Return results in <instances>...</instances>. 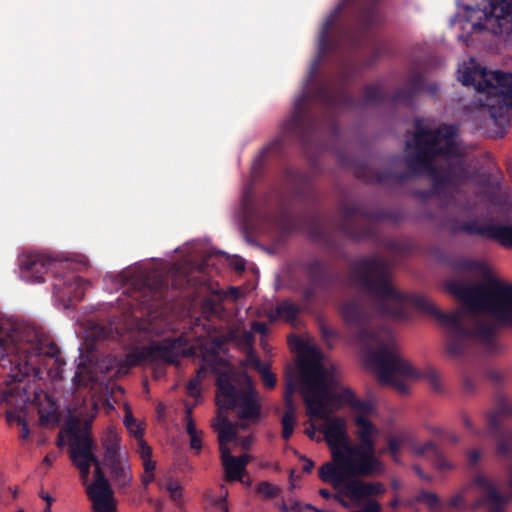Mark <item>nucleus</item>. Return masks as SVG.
<instances>
[{
  "label": "nucleus",
  "instance_id": "obj_46",
  "mask_svg": "<svg viewBox=\"0 0 512 512\" xmlns=\"http://www.w3.org/2000/svg\"><path fill=\"white\" fill-rule=\"evenodd\" d=\"M256 490L261 496H263L267 499H272V498L276 497L280 491L277 486H274L273 484H271L267 481H263V482L259 483L257 485Z\"/></svg>",
  "mask_w": 512,
  "mask_h": 512
},
{
  "label": "nucleus",
  "instance_id": "obj_22",
  "mask_svg": "<svg viewBox=\"0 0 512 512\" xmlns=\"http://www.w3.org/2000/svg\"><path fill=\"white\" fill-rule=\"evenodd\" d=\"M508 487L510 494L501 493L495 483L483 474L474 477L473 483L483 491L481 503L487 512H505V507L512 500V465L508 467Z\"/></svg>",
  "mask_w": 512,
  "mask_h": 512
},
{
  "label": "nucleus",
  "instance_id": "obj_29",
  "mask_svg": "<svg viewBox=\"0 0 512 512\" xmlns=\"http://www.w3.org/2000/svg\"><path fill=\"white\" fill-rule=\"evenodd\" d=\"M108 467L112 480L119 487H127L132 480V473L125 455L103 460Z\"/></svg>",
  "mask_w": 512,
  "mask_h": 512
},
{
  "label": "nucleus",
  "instance_id": "obj_10",
  "mask_svg": "<svg viewBox=\"0 0 512 512\" xmlns=\"http://www.w3.org/2000/svg\"><path fill=\"white\" fill-rule=\"evenodd\" d=\"M298 349L310 361V364L303 363L300 368V393L308 411L311 400L309 397L313 392L329 391L331 388L337 387L336 369L334 367L325 368L321 364L322 353L317 348L300 341Z\"/></svg>",
  "mask_w": 512,
  "mask_h": 512
},
{
  "label": "nucleus",
  "instance_id": "obj_57",
  "mask_svg": "<svg viewBox=\"0 0 512 512\" xmlns=\"http://www.w3.org/2000/svg\"><path fill=\"white\" fill-rule=\"evenodd\" d=\"M463 503L464 497L462 496V494H456L452 496L448 501V505L452 508H459L463 505Z\"/></svg>",
  "mask_w": 512,
  "mask_h": 512
},
{
  "label": "nucleus",
  "instance_id": "obj_52",
  "mask_svg": "<svg viewBox=\"0 0 512 512\" xmlns=\"http://www.w3.org/2000/svg\"><path fill=\"white\" fill-rule=\"evenodd\" d=\"M138 440V453L142 460H147L152 456L151 447L144 441L143 437L136 438Z\"/></svg>",
  "mask_w": 512,
  "mask_h": 512
},
{
  "label": "nucleus",
  "instance_id": "obj_9",
  "mask_svg": "<svg viewBox=\"0 0 512 512\" xmlns=\"http://www.w3.org/2000/svg\"><path fill=\"white\" fill-rule=\"evenodd\" d=\"M246 389L235 384L227 375L221 374L216 379V404L220 410H235L240 420L256 422L261 415V404L257 391L247 377Z\"/></svg>",
  "mask_w": 512,
  "mask_h": 512
},
{
  "label": "nucleus",
  "instance_id": "obj_60",
  "mask_svg": "<svg viewBox=\"0 0 512 512\" xmlns=\"http://www.w3.org/2000/svg\"><path fill=\"white\" fill-rule=\"evenodd\" d=\"M299 459L304 461V465L302 467L303 472L310 473L314 468V462L304 455H300Z\"/></svg>",
  "mask_w": 512,
  "mask_h": 512
},
{
  "label": "nucleus",
  "instance_id": "obj_26",
  "mask_svg": "<svg viewBox=\"0 0 512 512\" xmlns=\"http://www.w3.org/2000/svg\"><path fill=\"white\" fill-rule=\"evenodd\" d=\"M302 270L311 285L329 289L338 282V273L331 270L322 260L313 258L302 264Z\"/></svg>",
  "mask_w": 512,
  "mask_h": 512
},
{
  "label": "nucleus",
  "instance_id": "obj_13",
  "mask_svg": "<svg viewBox=\"0 0 512 512\" xmlns=\"http://www.w3.org/2000/svg\"><path fill=\"white\" fill-rule=\"evenodd\" d=\"M332 459L345 470L349 479L356 476L369 477L382 471L376 449L347 444L345 449L335 450Z\"/></svg>",
  "mask_w": 512,
  "mask_h": 512
},
{
  "label": "nucleus",
  "instance_id": "obj_54",
  "mask_svg": "<svg viewBox=\"0 0 512 512\" xmlns=\"http://www.w3.org/2000/svg\"><path fill=\"white\" fill-rule=\"evenodd\" d=\"M202 433L201 432H196V433H193V434H190L189 437H190V447L194 450H201L202 448Z\"/></svg>",
  "mask_w": 512,
  "mask_h": 512
},
{
  "label": "nucleus",
  "instance_id": "obj_3",
  "mask_svg": "<svg viewBox=\"0 0 512 512\" xmlns=\"http://www.w3.org/2000/svg\"><path fill=\"white\" fill-rule=\"evenodd\" d=\"M379 0H342L325 19L318 38L317 58L310 67L307 83L317 74L320 62L329 55L342 56L359 49L367 33L383 22Z\"/></svg>",
  "mask_w": 512,
  "mask_h": 512
},
{
  "label": "nucleus",
  "instance_id": "obj_2",
  "mask_svg": "<svg viewBox=\"0 0 512 512\" xmlns=\"http://www.w3.org/2000/svg\"><path fill=\"white\" fill-rule=\"evenodd\" d=\"M358 72L355 64L345 62L334 87L329 83H317L313 90L305 89L295 100L293 110L289 117L283 121L280 131L275 139L265 146L252 165V174L256 176L268 155H281L284 148L290 145H300L306 148L316 131L320 128L321 122L312 111V104H318L329 114V126L333 135L339 133V126L332 116L336 109H357L368 105H379L389 102L393 105H405L412 107L418 95L427 91L431 96L436 95L438 88L436 84L425 83L422 73L411 74L405 84L396 89L388 97L380 83L367 84L362 88V99L359 101L349 91V84Z\"/></svg>",
  "mask_w": 512,
  "mask_h": 512
},
{
  "label": "nucleus",
  "instance_id": "obj_30",
  "mask_svg": "<svg viewBox=\"0 0 512 512\" xmlns=\"http://www.w3.org/2000/svg\"><path fill=\"white\" fill-rule=\"evenodd\" d=\"M354 424L357 427L356 436L359 440V443L355 445L369 449H376L374 437L378 433L377 427L364 416H355Z\"/></svg>",
  "mask_w": 512,
  "mask_h": 512
},
{
  "label": "nucleus",
  "instance_id": "obj_35",
  "mask_svg": "<svg viewBox=\"0 0 512 512\" xmlns=\"http://www.w3.org/2000/svg\"><path fill=\"white\" fill-rule=\"evenodd\" d=\"M299 313L300 308L296 304L289 300H283L268 314V319L270 322L283 319L288 323H292L296 320Z\"/></svg>",
  "mask_w": 512,
  "mask_h": 512
},
{
  "label": "nucleus",
  "instance_id": "obj_51",
  "mask_svg": "<svg viewBox=\"0 0 512 512\" xmlns=\"http://www.w3.org/2000/svg\"><path fill=\"white\" fill-rule=\"evenodd\" d=\"M184 420L186 422V431L188 435L199 432L196 429V425L192 417V407L186 406Z\"/></svg>",
  "mask_w": 512,
  "mask_h": 512
},
{
  "label": "nucleus",
  "instance_id": "obj_41",
  "mask_svg": "<svg viewBox=\"0 0 512 512\" xmlns=\"http://www.w3.org/2000/svg\"><path fill=\"white\" fill-rule=\"evenodd\" d=\"M450 266L456 274H464L479 269L480 264L475 260L457 258L450 262Z\"/></svg>",
  "mask_w": 512,
  "mask_h": 512
},
{
  "label": "nucleus",
  "instance_id": "obj_62",
  "mask_svg": "<svg viewBox=\"0 0 512 512\" xmlns=\"http://www.w3.org/2000/svg\"><path fill=\"white\" fill-rule=\"evenodd\" d=\"M363 512H380V505L376 501H371L364 508Z\"/></svg>",
  "mask_w": 512,
  "mask_h": 512
},
{
  "label": "nucleus",
  "instance_id": "obj_38",
  "mask_svg": "<svg viewBox=\"0 0 512 512\" xmlns=\"http://www.w3.org/2000/svg\"><path fill=\"white\" fill-rule=\"evenodd\" d=\"M498 242L504 248H512V223L491 224L490 238Z\"/></svg>",
  "mask_w": 512,
  "mask_h": 512
},
{
  "label": "nucleus",
  "instance_id": "obj_18",
  "mask_svg": "<svg viewBox=\"0 0 512 512\" xmlns=\"http://www.w3.org/2000/svg\"><path fill=\"white\" fill-rule=\"evenodd\" d=\"M339 313L347 326L357 330L359 340L378 341L376 332L369 327V311L361 297L343 301L339 306Z\"/></svg>",
  "mask_w": 512,
  "mask_h": 512
},
{
  "label": "nucleus",
  "instance_id": "obj_39",
  "mask_svg": "<svg viewBox=\"0 0 512 512\" xmlns=\"http://www.w3.org/2000/svg\"><path fill=\"white\" fill-rule=\"evenodd\" d=\"M9 422H15L20 427L19 438L21 440H27L31 434L29 427V420L27 419V413L25 410H15L7 414Z\"/></svg>",
  "mask_w": 512,
  "mask_h": 512
},
{
  "label": "nucleus",
  "instance_id": "obj_42",
  "mask_svg": "<svg viewBox=\"0 0 512 512\" xmlns=\"http://www.w3.org/2000/svg\"><path fill=\"white\" fill-rule=\"evenodd\" d=\"M295 409H286L281 419L282 424V437L285 440H289L293 434L295 426Z\"/></svg>",
  "mask_w": 512,
  "mask_h": 512
},
{
  "label": "nucleus",
  "instance_id": "obj_56",
  "mask_svg": "<svg viewBox=\"0 0 512 512\" xmlns=\"http://www.w3.org/2000/svg\"><path fill=\"white\" fill-rule=\"evenodd\" d=\"M462 422H463L464 426L466 427V429L469 430L472 434H474L476 436L481 435V432L474 427V425H473L472 421L470 420V418L468 417V415H466V414L462 415Z\"/></svg>",
  "mask_w": 512,
  "mask_h": 512
},
{
  "label": "nucleus",
  "instance_id": "obj_16",
  "mask_svg": "<svg viewBox=\"0 0 512 512\" xmlns=\"http://www.w3.org/2000/svg\"><path fill=\"white\" fill-rule=\"evenodd\" d=\"M319 478L323 482L331 483L334 488L344 485L346 496L352 499L379 495L385 491L380 482L367 483L361 480H349L345 470L334 461L325 463L319 468Z\"/></svg>",
  "mask_w": 512,
  "mask_h": 512
},
{
  "label": "nucleus",
  "instance_id": "obj_32",
  "mask_svg": "<svg viewBox=\"0 0 512 512\" xmlns=\"http://www.w3.org/2000/svg\"><path fill=\"white\" fill-rule=\"evenodd\" d=\"M120 441L118 431L112 426L107 427L101 437V445L104 449L103 460L124 455L120 449Z\"/></svg>",
  "mask_w": 512,
  "mask_h": 512
},
{
  "label": "nucleus",
  "instance_id": "obj_49",
  "mask_svg": "<svg viewBox=\"0 0 512 512\" xmlns=\"http://www.w3.org/2000/svg\"><path fill=\"white\" fill-rule=\"evenodd\" d=\"M402 443H403L402 438H399V437L388 438V441H387L388 452L394 458L395 461L397 460V457L400 453Z\"/></svg>",
  "mask_w": 512,
  "mask_h": 512
},
{
  "label": "nucleus",
  "instance_id": "obj_23",
  "mask_svg": "<svg viewBox=\"0 0 512 512\" xmlns=\"http://www.w3.org/2000/svg\"><path fill=\"white\" fill-rule=\"evenodd\" d=\"M471 177L463 161L451 162L443 168L435 167L431 175L432 193L440 194L450 186L466 182Z\"/></svg>",
  "mask_w": 512,
  "mask_h": 512
},
{
  "label": "nucleus",
  "instance_id": "obj_19",
  "mask_svg": "<svg viewBox=\"0 0 512 512\" xmlns=\"http://www.w3.org/2000/svg\"><path fill=\"white\" fill-rule=\"evenodd\" d=\"M169 290L168 275L156 270L149 271L141 279L138 299L148 308L158 307L169 301Z\"/></svg>",
  "mask_w": 512,
  "mask_h": 512
},
{
  "label": "nucleus",
  "instance_id": "obj_27",
  "mask_svg": "<svg viewBox=\"0 0 512 512\" xmlns=\"http://www.w3.org/2000/svg\"><path fill=\"white\" fill-rule=\"evenodd\" d=\"M87 495L92 501L94 512H116L113 490L109 482L91 483L87 488Z\"/></svg>",
  "mask_w": 512,
  "mask_h": 512
},
{
  "label": "nucleus",
  "instance_id": "obj_50",
  "mask_svg": "<svg viewBox=\"0 0 512 512\" xmlns=\"http://www.w3.org/2000/svg\"><path fill=\"white\" fill-rule=\"evenodd\" d=\"M165 487L173 501H178L182 498V487L178 482L170 481Z\"/></svg>",
  "mask_w": 512,
  "mask_h": 512
},
{
  "label": "nucleus",
  "instance_id": "obj_11",
  "mask_svg": "<svg viewBox=\"0 0 512 512\" xmlns=\"http://www.w3.org/2000/svg\"><path fill=\"white\" fill-rule=\"evenodd\" d=\"M309 397L310 404L307 414L310 417H325L328 414H333L343 405H348L354 412L359 413L357 416H364L371 414L373 405L368 400H360L350 388H342L340 392H335L332 388L329 391H319Z\"/></svg>",
  "mask_w": 512,
  "mask_h": 512
},
{
  "label": "nucleus",
  "instance_id": "obj_5",
  "mask_svg": "<svg viewBox=\"0 0 512 512\" xmlns=\"http://www.w3.org/2000/svg\"><path fill=\"white\" fill-rule=\"evenodd\" d=\"M415 152L409 153L405 157V165L408 172H393L390 170L376 171L365 163L355 167L354 174L356 178L368 183H403L413 176L428 175L431 177L436 165L434 164V154L426 133V127L422 121H415L414 133Z\"/></svg>",
  "mask_w": 512,
  "mask_h": 512
},
{
  "label": "nucleus",
  "instance_id": "obj_21",
  "mask_svg": "<svg viewBox=\"0 0 512 512\" xmlns=\"http://www.w3.org/2000/svg\"><path fill=\"white\" fill-rule=\"evenodd\" d=\"M428 141L435 158H455L462 155L456 142L458 126L455 124H442L436 129L426 128Z\"/></svg>",
  "mask_w": 512,
  "mask_h": 512
},
{
  "label": "nucleus",
  "instance_id": "obj_44",
  "mask_svg": "<svg viewBox=\"0 0 512 512\" xmlns=\"http://www.w3.org/2000/svg\"><path fill=\"white\" fill-rule=\"evenodd\" d=\"M17 397L21 402L29 400V392L25 387H22L20 383H16L14 386L9 387L4 392V399L7 402H11L10 398Z\"/></svg>",
  "mask_w": 512,
  "mask_h": 512
},
{
  "label": "nucleus",
  "instance_id": "obj_36",
  "mask_svg": "<svg viewBox=\"0 0 512 512\" xmlns=\"http://www.w3.org/2000/svg\"><path fill=\"white\" fill-rule=\"evenodd\" d=\"M419 453L430 457L438 470H450L452 464L445 458L439 447L432 441L424 443L419 448Z\"/></svg>",
  "mask_w": 512,
  "mask_h": 512
},
{
  "label": "nucleus",
  "instance_id": "obj_12",
  "mask_svg": "<svg viewBox=\"0 0 512 512\" xmlns=\"http://www.w3.org/2000/svg\"><path fill=\"white\" fill-rule=\"evenodd\" d=\"M465 6V16L473 30L502 33L503 22L512 15V0H472Z\"/></svg>",
  "mask_w": 512,
  "mask_h": 512
},
{
  "label": "nucleus",
  "instance_id": "obj_25",
  "mask_svg": "<svg viewBox=\"0 0 512 512\" xmlns=\"http://www.w3.org/2000/svg\"><path fill=\"white\" fill-rule=\"evenodd\" d=\"M89 285V281L73 273L56 277L55 282L52 284L54 293L59 297H67L71 303L82 301Z\"/></svg>",
  "mask_w": 512,
  "mask_h": 512
},
{
  "label": "nucleus",
  "instance_id": "obj_15",
  "mask_svg": "<svg viewBox=\"0 0 512 512\" xmlns=\"http://www.w3.org/2000/svg\"><path fill=\"white\" fill-rule=\"evenodd\" d=\"M512 416V402L503 394H497L493 409L487 413V433L496 441V453L500 456L512 454V429L502 421Z\"/></svg>",
  "mask_w": 512,
  "mask_h": 512
},
{
  "label": "nucleus",
  "instance_id": "obj_20",
  "mask_svg": "<svg viewBox=\"0 0 512 512\" xmlns=\"http://www.w3.org/2000/svg\"><path fill=\"white\" fill-rule=\"evenodd\" d=\"M20 277L28 283H42L45 275L55 271L59 265L57 260L37 252H24L19 258Z\"/></svg>",
  "mask_w": 512,
  "mask_h": 512
},
{
  "label": "nucleus",
  "instance_id": "obj_8",
  "mask_svg": "<svg viewBox=\"0 0 512 512\" xmlns=\"http://www.w3.org/2000/svg\"><path fill=\"white\" fill-rule=\"evenodd\" d=\"M339 215L337 230L351 240L376 239L375 222L398 221L394 213L383 209H370L359 201H342L339 205Z\"/></svg>",
  "mask_w": 512,
  "mask_h": 512
},
{
  "label": "nucleus",
  "instance_id": "obj_61",
  "mask_svg": "<svg viewBox=\"0 0 512 512\" xmlns=\"http://www.w3.org/2000/svg\"><path fill=\"white\" fill-rule=\"evenodd\" d=\"M231 266L233 267V269L237 272H243L245 270V262L242 258H237L235 259L232 263H231Z\"/></svg>",
  "mask_w": 512,
  "mask_h": 512
},
{
  "label": "nucleus",
  "instance_id": "obj_53",
  "mask_svg": "<svg viewBox=\"0 0 512 512\" xmlns=\"http://www.w3.org/2000/svg\"><path fill=\"white\" fill-rule=\"evenodd\" d=\"M320 332L323 340L326 342L328 346H331V341L336 339L337 332L333 329L328 328L325 325L320 326Z\"/></svg>",
  "mask_w": 512,
  "mask_h": 512
},
{
  "label": "nucleus",
  "instance_id": "obj_6",
  "mask_svg": "<svg viewBox=\"0 0 512 512\" xmlns=\"http://www.w3.org/2000/svg\"><path fill=\"white\" fill-rule=\"evenodd\" d=\"M242 207L247 218L267 223L283 233L305 231L314 240L329 242L322 215L318 211L311 214H296L283 204L275 213H260L255 207L250 188L243 193Z\"/></svg>",
  "mask_w": 512,
  "mask_h": 512
},
{
  "label": "nucleus",
  "instance_id": "obj_48",
  "mask_svg": "<svg viewBox=\"0 0 512 512\" xmlns=\"http://www.w3.org/2000/svg\"><path fill=\"white\" fill-rule=\"evenodd\" d=\"M418 500L424 502L430 508H435L440 503V499L437 494L428 491H421L419 493Z\"/></svg>",
  "mask_w": 512,
  "mask_h": 512
},
{
  "label": "nucleus",
  "instance_id": "obj_63",
  "mask_svg": "<svg viewBox=\"0 0 512 512\" xmlns=\"http://www.w3.org/2000/svg\"><path fill=\"white\" fill-rule=\"evenodd\" d=\"M46 354H48L50 357L56 358V360H58V357L60 356V350L56 344H51L49 346V351H47Z\"/></svg>",
  "mask_w": 512,
  "mask_h": 512
},
{
  "label": "nucleus",
  "instance_id": "obj_37",
  "mask_svg": "<svg viewBox=\"0 0 512 512\" xmlns=\"http://www.w3.org/2000/svg\"><path fill=\"white\" fill-rule=\"evenodd\" d=\"M223 466L225 469L227 481H242L245 472L244 464L235 457L228 455L227 451H222Z\"/></svg>",
  "mask_w": 512,
  "mask_h": 512
},
{
  "label": "nucleus",
  "instance_id": "obj_14",
  "mask_svg": "<svg viewBox=\"0 0 512 512\" xmlns=\"http://www.w3.org/2000/svg\"><path fill=\"white\" fill-rule=\"evenodd\" d=\"M186 355L183 340L165 338L160 342L138 348L126 355L125 362L129 367L141 365L144 362L176 364L181 356Z\"/></svg>",
  "mask_w": 512,
  "mask_h": 512
},
{
  "label": "nucleus",
  "instance_id": "obj_7",
  "mask_svg": "<svg viewBox=\"0 0 512 512\" xmlns=\"http://www.w3.org/2000/svg\"><path fill=\"white\" fill-rule=\"evenodd\" d=\"M387 336L388 342L380 345L369 354V362L376 367L379 382L384 385H391L400 393L405 394L408 392V386L403 381L398 380L396 375L410 378L423 377L428 380L433 390L440 391V378L437 371L433 368H427L418 373L409 362L398 355L394 341L389 334Z\"/></svg>",
  "mask_w": 512,
  "mask_h": 512
},
{
  "label": "nucleus",
  "instance_id": "obj_59",
  "mask_svg": "<svg viewBox=\"0 0 512 512\" xmlns=\"http://www.w3.org/2000/svg\"><path fill=\"white\" fill-rule=\"evenodd\" d=\"M143 467L144 472L146 474H154V470L156 468V462L153 461L151 458H148L147 460H143Z\"/></svg>",
  "mask_w": 512,
  "mask_h": 512
},
{
  "label": "nucleus",
  "instance_id": "obj_28",
  "mask_svg": "<svg viewBox=\"0 0 512 512\" xmlns=\"http://www.w3.org/2000/svg\"><path fill=\"white\" fill-rule=\"evenodd\" d=\"M284 178L296 199L303 201L313 197L312 180L309 174L294 168H286Z\"/></svg>",
  "mask_w": 512,
  "mask_h": 512
},
{
  "label": "nucleus",
  "instance_id": "obj_47",
  "mask_svg": "<svg viewBox=\"0 0 512 512\" xmlns=\"http://www.w3.org/2000/svg\"><path fill=\"white\" fill-rule=\"evenodd\" d=\"M296 391V384L294 380L289 379L285 383V390H284V402L286 409H295L294 403H293V395Z\"/></svg>",
  "mask_w": 512,
  "mask_h": 512
},
{
  "label": "nucleus",
  "instance_id": "obj_58",
  "mask_svg": "<svg viewBox=\"0 0 512 512\" xmlns=\"http://www.w3.org/2000/svg\"><path fill=\"white\" fill-rule=\"evenodd\" d=\"M295 509L298 512H326L324 510H320V509L315 508L311 504L301 505L300 503H296L295 504Z\"/></svg>",
  "mask_w": 512,
  "mask_h": 512
},
{
  "label": "nucleus",
  "instance_id": "obj_55",
  "mask_svg": "<svg viewBox=\"0 0 512 512\" xmlns=\"http://www.w3.org/2000/svg\"><path fill=\"white\" fill-rule=\"evenodd\" d=\"M468 462L470 466H475L481 459V452L478 449H472L468 451Z\"/></svg>",
  "mask_w": 512,
  "mask_h": 512
},
{
  "label": "nucleus",
  "instance_id": "obj_24",
  "mask_svg": "<svg viewBox=\"0 0 512 512\" xmlns=\"http://www.w3.org/2000/svg\"><path fill=\"white\" fill-rule=\"evenodd\" d=\"M331 415L328 414L325 417L318 418L325 420L321 432L324 434V438L331 448V454L333 455L335 450L345 449L346 445L350 444V442L346 430V420L343 417H331Z\"/></svg>",
  "mask_w": 512,
  "mask_h": 512
},
{
  "label": "nucleus",
  "instance_id": "obj_33",
  "mask_svg": "<svg viewBox=\"0 0 512 512\" xmlns=\"http://www.w3.org/2000/svg\"><path fill=\"white\" fill-rule=\"evenodd\" d=\"M247 361L249 365L259 373L265 388L272 390L276 387L277 378L276 375L271 371L270 363L263 362L259 357L254 355H250Z\"/></svg>",
  "mask_w": 512,
  "mask_h": 512
},
{
  "label": "nucleus",
  "instance_id": "obj_1",
  "mask_svg": "<svg viewBox=\"0 0 512 512\" xmlns=\"http://www.w3.org/2000/svg\"><path fill=\"white\" fill-rule=\"evenodd\" d=\"M352 284L377 301L379 312L395 319L405 316V304L436 318L446 328L447 353L463 355L471 343L480 342L487 350L495 351L496 327L480 317L486 312L502 322L512 323V284L490 277L483 284L457 281L447 283L448 290L462 303L463 308L450 313L438 309L427 297L405 294L390 283V265L380 256L362 257L350 267Z\"/></svg>",
  "mask_w": 512,
  "mask_h": 512
},
{
  "label": "nucleus",
  "instance_id": "obj_31",
  "mask_svg": "<svg viewBox=\"0 0 512 512\" xmlns=\"http://www.w3.org/2000/svg\"><path fill=\"white\" fill-rule=\"evenodd\" d=\"M39 424L44 427L56 426L60 421L59 407L53 398L45 395V402L38 407Z\"/></svg>",
  "mask_w": 512,
  "mask_h": 512
},
{
  "label": "nucleus",
  "instance_id": "obj_4",
  "mask_svg": "<svg viewBox=\"0 0 512 512\" xmlns=\"http://www.w3.org/2000/svg\"><path fill=\"white\" fill-rule=\"evenodd\" d=\"M458 79L464 86H474L477 92L485 94L482 105L496 127L495 134L502 137L512 114V73L474 65L467 67Z\"/></svg>",
  "mask_w": 512,
  "mask_h": 512
},
{
  "label": "nucleus",
  "instance_id": "obj_45",
  "mask_svg": "<svg viewBox=\"0 0 512 512\" xmlns=\"http://www.w3.org/2000/svg\"><path fill=\"white\" fill-rule=\"evenodd\" d=\"M124 425L127 430L135 436V438L143 437V429L137 423V420L134 418L131 411L126 412L124 417Z\"/></svg>",
  "mask_w": 512,
  "mask_h": 512
},
{
  "label": "nucleus",
  "instance_id": "obj_40",
  "mask_svg": "<svg viewBox=\"0 0 512 512\" xmlns=\"http://www.w3.org/2000/svg\"><path fill=\"white\" fill-rule=\"evenodd\" d=\"M453 232L464 231L469 235H479L485 238H490L491 224L480 225L477 221H466L454 227Z\"/></svg>",
  "mask_w": 512,
  "mask_h": 512
},
{
  "label": "nucleus",
  "instance_id": "obj_17",
  "mask_svg": "<svg viewBox=\"0 0 512 512\" xmlns=\"http://www.w3.org/2000/svg\"><path fill=\"white\" fill-rule=\"evenodd\" d=\"M93 446V440L89 434H75L70 443L71 460L80 470L83 478L88 477L90 468L94 465V481L92 483H108L109 481L100 468V461L94 455Z\"/></svg>",
  "mask_w": 512,
  "mask_h": 512
},
{
  "label": "nucleus",
  "instance_id": "obj_34",
  "mask_svg": "<svg viewBox=\"0 0 512 512\" xmlns=\"http://www.w3.org/2000/svg\"><path fill=\"white\" fill-rule=\"evenodd\" d=\"M212 427L218 432V440L221 446L235 440L237 435L235 425L222 413H218Z\"/></svg>",
  "mask_w": 512,
  "mask_h": 512
},
{
  "label": "nucleus",
  "instance_id": "obj_64",
  "mask_svg": "<svg viewBox=\"0 0 512 512\" xmlns=\"http://www.w3.org/2000/svg\"><path fill=\"white\" fill-rule=\"evenodd\" d=\"M9 342V335L0 325V347H4Z\"/></svg>",
  "mask_w": 512,
  "mask_h": 512
},
{
  "label": "nucleus",
  "instance_id": "obj_43",
  "mask_svg": "<svg viewBox=\"0 0 512 512\" xmlns=\"http://www.w3.org/2000/svg\"><path fill=\"white\" fill-rule=\"evenodd\" d=\"M205 372L203 367L197 370L196 377L190 379L186 385V393L188 396L195 398L196 400L201 397L200 384L202 374Z\"/></svg>",
  "mask_w": 512,
  "mask_h": 512
}]
</instances>
